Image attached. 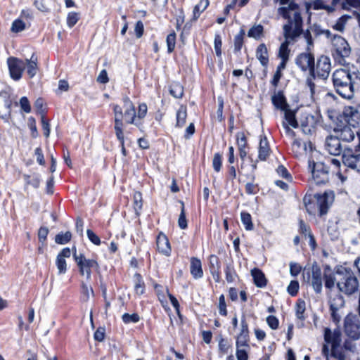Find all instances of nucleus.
I'll return each instance as SVG.
<instances>
[{
  "label": "nucleus",
  "mask_w": 360,
  "mask_h": 360,
  "mask_svg": "<svg viewBox=\"0 0 360 360\" xmlns=\"http://www.w3.org/2000/svg\"><path fill=\"white\" fill-rule=\"evenodd\" d=\"M278 13L286 20L283 25L284 41L279 47L278 57L288 60L290 52L288 46L295 43L302 34L303 20L297 4L291 3L288 6L280 7Z\"/></svg>",
  "instance_id": "obj_1"
},
{
  "label": "nucleus",
  "mask_w": 360,
  "mask_h": 360,
  "mask_svg": "<svg viewBox=\"0 0 360 360\" xmlns=\"http://www.w3.org/2000/svg\"><path fill=\"white\" fill-rule=\"evenodd\" d=\"M332 81L337 94L351 99L360 88V70L354 65L337 69L332 75Z\"/></svg>",
  "instance_id": "obj_2"
},
{
  "label": "nucleus",
  "mask_w": 360,
  "mask_h": 360,
  "mask_svg": "<svg viewBox=\"0 0 360 360\" xmlns=\"http://www.w3.org/2000/svg\"><path fill=\"white\" fill-rule=\"evenodd\" d=\"M336 273L338 274L337 288L340 292L351 295L358 290L359 281L350 268L337 266Z\"/></svg>",
  "instance_id": "obj_3"
},
{
  "label": "nucleus",
  "mask_w": 360,
  "mask_h": 360,
  "mask_svg": "<svg viewBox=\"0 0 360 360\" xmlns=\"http://www.w3.org/2000/svg\"><path fill=\"white\" fill-rule=\"evenodd\" d=\"M332 54L334 59L340 64L345 63V58L351 54V47L342 37L334 34L331 39Z\"/></svg>",
  "instance_id": "obj_4"
},
{
  "label": "nucleus",
  "mask_w": 360,
  "mask_h": 360,
  "mask_svg": "<svg viewBox=\"0 0 360 360\" xmlns=\"http://www.w3.org/2000/svg\"><path fill=\"white\" fill-rule=\"evenodd\" d=\"M73 258L79 268V274L82 276H86V278L89 280L91 276V269L98 268V264L95 259H86L82 253L77 254L76 249H74Z\"/></svg>",
  "instance_id": "obj_5"
},
{
  "label": "nucleus",
  "mask_w": 360,
  "mask_h": 360,
  "mask_svg": "<svg viewBox=\"0 0 360 360\" xmlns=\"http://www.w3.org/2000/svg\"><path fill=\"white\" fill-rule=\"evenodd\" d=\"M307 272V282L310 281V274H311V284L313 289L316 293H320L322 290V274L321 269L316 262H314L310 269L304 270L303 277L306 279V271Z\"/></svg>",
  "instance_id": "obj_6"
},
{
  "label": "nucleus",
  "mask_w": 360,
  "mask_h": 360,
  "mask_svg": "<svg viewBox=\"0 0 360 360\" xmlns=\"http://www.w3.org/2000/svg\"><path fill=\"white\" fill-rule=\"evenodd\" d=\"M345 334L353 340L360 338V320L354 314H348L344 321Z\"/></svg>",
  "instance_id": "obj_7"
},
{
  "label": "nucleus",
  "mask_w": 360,
  "mask_h": 360,
  "mask_svg": "<svg viewBox=\"0 0 360 360\" xmlns=\"http://www.w3.org/2000/svg\"><path fill=\"white\" fill-rule=\"evenodd\" d=\"M295 64L302 72H309V73L312 76L315 74L314 56L310 51L303 52L298 54L295 58Z\"/></svg>",
  "instance_id": "obj_8"
},
{
  "label": "nucleus",
  "mask_w": 360,
  "mask_h": 360,
  "mask_svg": "<svg viewBox=\"0 0 360 360\" xmlns=\"http://www.w3.org/2000/svg\"><path fill=\"white\" fill-rule=\"evenodd\" d=\"M331 71V63L328 56L325 55L320 56L314 64L315 75L322 79L328 78Z\"/></svg>",
  "instance_id": "obj_9"
},
{
  "label": "nucleus",
  "mask_w": 360,
  "mask_h": 360,
  "mask_svg": "<svg viewBox=\"0 0 360 360\" xmlns=\"http://www.w3.org/2000/svg\"><path fill=\"white\" fill-rule=\"evenodd\" d=\"M359 150V148L357 147L355 150L350 148H345L343 150L342 156L343 164L354 169H359V167H360Z\"/></svg>",
  "instance_id": "obj_10"
},
{
  "label": "nucleus",
  "mask_w": 360,
  "mask_h": 360,
  "mask_svg": "<svg viewBox=\"0 0 360 360\" xmlns=\"http://www.w3.org/2000/svg\"><path fill=\"white\" fill-rule=\"evenodd\" d=\"M309 167L311 169L312 176L316 184H325L328 181V167L323 162H314L311 167V162H309Z\"/></svg>",
  "instance_id": "obj_11"
},
{
  "label": "nucleus",
  "mask_w": 360,
  "mask_h": 360,
  "mask_svg": "<svg viewBox=\"0 0 360 360\" xmlns=\"http://www.w3.org/2000/svg\"><path fill=\"white\" fill-rule=\"evenodd\" d=\"M334 132L340 141L350 142L355 138V135H359L356 127L353 128L349 124H338L335 129Z\"/></svg>",
  "instance_id": "obj_12"
},
{
  "label": "nucleus",
  "mask_w": 360,
  "mask_h": 360,
  "mask_svg": "<svg viewBox=\"0 0 360 360\" xmlns=\"http://www.w3.org/2000/svg\"><path fill=\"white\" fill-rule=\"evenodd\" d=\"M12 100L10 94L2 91L0 92V117L8 122L11 115Z\"/></svg>",
  "instance_id": "obj_13"
},
{
  "label": "nucleus",
  "mask_w": 360,
  "mask_h": 360,
  "mask_svg": "<svg viewBox=\"0 0 360 360\" xmlns=\"http://www.w3.org/2000/svg\"><path fill=\"white\" fill-rule=\"evenodd\" d=\"M316 200V205L319 210L320 216L327 214L329 207L334 201V195L332 192H325L323 194L314 195Z\"/></svg>",
  "instance_id": "obj_14"
},
{
  "label": "nucleus",
  "mask_w": 360,
  "mask_h": 360,
  "mask_svg": "<svg viewBox=\"0 0 360 360\" xmlns=\"http://www.w3.org/2000/svg\"><path fill=\"white\" fill-rule=\"evenodd\" d=\"M8 65L10 75L14 80H19L25 68V63L22 60L11 57L8 58Z\"/></svg>",
  "instance_id": "obj_15"
},
{
  "label": "nucleus",
  "mask_w": 360,
  "mask_h": 360,
  "mask_svg": "<svg viewBox=\"0 0 360 360\" xmlns=\"http://www.w3.org/2000/svg\"><path fill=\"white\" fill-rule=\"evenodd\" d=\"M347 122L353 128L360 123V105L347 106L344 110Z\"/></svg>",
  "instance_id": "obj_16"
},
{
  "label": "nucleus",
  "mask_w": 360,
  "mask_h": 360,
  "mask_svg": "<svg viewBox=\"0 0 360 360\" xmlns=\"http://www.w3.org/2000/svg\"><path fill=\"white\" fill-rule=\"evenodd\" d=\"M341 335V332L338 328L333 331L328 328H326L324 330V340L327 344L331 345V348L340 346L342 342Z\"/></svg>",
  "instance_id": "obj_17"
},
{
  "label": "nucleus",
  "mask_w": 360,
  "mask_h": 360,
  "mask_svg": "<svg viewBox=\"0 0 360 360\" xmlns=\"http://www.w3.org/2000/svg\"><path fill=\"white\" fill-rule=\"evenodd\" d=\"M325 147L333 155H339L343 153L340 139L335 136H328L326 139Z\"/></svg>",
  "instance_id": "obj_18"
},
{
  "label": "nucleus",
  "mask_w": 360,
  "mask_h": 360,
  "mask_svg": "<svg viewBox=\"0 0 360 360\" xmlns=\"http://www.w3.org/2000/svg\"><path fill=\"white\" fill-rule=\"evenodd\" d=\"M113 111L115 115V134L120 138L121 131H123V112L122 108L118 105H113Z\"/></svg>",
  "instance_id": "obj_19"
},
{
  "label": "nucleus",
  "mask_w": 360,
  "mask_h": 360,
  "mask_svg": "<svg viewBox=\"0 0 360 360\" xmlns=\"http://www.w3.org/2000/svg\"><path fill=\"white\" fill-rule=\"evenodd\" d=\"M338 274L336 273V267L335 268V271L333 273L330 272V269L329 266H327L324 271V282L325 287L329 290H332L334 288L335 285L338 283Z\"/></svg>",
  "instance_id": "obj_20"
},
{
  "label": "nucleus",
  "mask_w": 360,
  "mask_h": 360,
  "mask_svg": "<svg viewBox=\"0 0 360 360\" xmlns=\"http://www.w3.org/2000/svg\"><path fill=\"white\" fill-rule=\"evenodd\" d=\"M157 248L158 251L165 255H169L171 252V248L169 245V243L167 236L163 233H160L157 237L156 240Z\"/></svg>",
  "instance_id": "obj_21"
},
{
  "label": "nucleus",
  "mask_w": 360,
  "mask_h": 360,
  "mask_svg": "<svg viewBox=\"0 0 360 360\" xmlns=\"http://www.w3.org/2000/svg\"><path fill=\"white\" fill-rule=\"evenodd\" d=\"M271 101L275 108L281 110H285L289 107V105L287 103L286 98L281 91H278L277 92L275 91L274 95L271 96Z\"/></svg>",
  "instance_id": "obj_22"
},
{
  "label": "nucleus",
  "mask_w": 360,
  "mask_h": 360,
  "mask_svg": "<svg viewBox=\"0 0 360 360\" xmlns=\"http://www.w3.org/2000/svg\"><path fill=\"white\" fill-rule=\"evenodd\" d=\"M190 271L195 279L202 277L203 271L202 269V264L199 259L196 257H192L191 259Z\"/></svg>",
  "instance_id": "obj_23"
},
{
  "label": "nucleus",
  "mask_w": 360,
  "mask_h": 360,
  "mask_svg": "<svg viewBox=\"0 0 360 360\" xmlns=\"http://www.w3.org/2000/svg\"><path fill=\"white\" fill-rule=\"evenodd\" d=\"M269 154L270 148L266 136L262 137L259 141L258 158L262 161H264Z\"/></svg>",
  "instance_id": "obj_24"
},
{
  "label": "nucleus",
  "mask_w": 360,
  "mask_h": 360,
  "mask_svg": "<svg viewBox=\"0 0 360 360\" xmlns=\"http://www.w3.org/2000/svg\"><path fill=\"white\" fill-rule=\"evenodd\" d=\"M256 57L262 65L266 66L269 62L267 48L264 44L258 46L256 51Z\"/></svg>",
  "instance_id": "obj_25"
},
{
  "label": "nucleus",
  "mask_w": 360,
  "mask_h": 360,
  "mask_svg": "<svg viewBox=\"0 0 360 360\" xmlns=\"http://www.w3.org/2000/svg\"><path fill=\"white\" fill-rule=\"evenodd\" d=\"M251 274L253 277L254 283L258 288H263L266 285V279L264 273L258 269H254L251 271Z\"/></svg>",
  "instance_id": "obj_26"
},
{
  "label": "nucleus",
  "mask_w": 360,
  "mask_h": 360,
  "mask_svg": "<svg viewBox=\"0 0 360 360\" xmlns=\"http://www.w3.org/2000/svg\"><path fill=\"white\" fill-rule=\"evenodd\" d=\"M25 67L27 68V74L30 77H33L37 74V58L33 53L30 59L25 60Z\"/></svg>",
  "instance_id": "obj_27"
},
{
  "label": "nucleus",
  "mask_w": 360,
  "mask_h": 360,
  "mask_svg": "<svg viewBox=\"0 0 360 360\" xmlns=\"http://www.w3.org/2000/svg\"><path fill=\"white\" fill-rule=\"evenodd\" d=\"M237 143L239 148V155L242 160H244L247 155V151L245 150L247 146L246 137L244 134H238L237 135Z\"/></svg>",
  "instance_id": "obj_28"
},
{
  "label": "nucleus",
  "mask_w": 360,
  "mask_h": 360,
  "mask_svg": "<svg viewBox=\"0 0 360 360\" xmlns=\"http://www.w3.org/2000/svg\"><path fill=\"white\" fill-rule=\"evenodd\" d=\"M300 231L302 234H303L305 237L308 236L309 238V244L311 246L314 247L315 245V239L312 233H311L309 226L306 224L303 220L300 221Z\"/></svg>",
  "instance_id": "obj_29"
},
{
  "label": "nucleus",
  "mask_w": 360,
  "mask_h": 360,
  "mask_svg": "<svg viewBox=\"0 0 360 360\" xmlns=\"http://www.w3.org/2000/svg\"><path fill=\"white\" fill-rule=\"evenodd\" d=\"M283 111H284L285 119L288 122L286 124L292 127L293 128H297L298 127V122L295 119V112L290 110L289 107Z\"/></svg>",
  "instance_id": "obj_30"
},
{
  "label": "nucleus",
  "mask_w": 360,
  "mask_h": 360,
  "mask_svg": "<svg viewBox=\"0 0 360 360\" xmlns=\"http://www.w3.org/2000/svg\"><path fill=\"white\" fill-rule=\"evenodd\" d=\"M351 18L352 16L349 15H343L338 18L336 22L333 25V28L338 32H343L347 21Z\"/></svg>",
  "instance_id": "obj_31"
},
{
  "label": "nucleus",
  "mask_w": 360,
  "mask_h": 360,
  "mask_svg": "<svg viewBox=\"0 0 360 360\" xmlns=\"http://www.w3.org/2000/svg\"><path fill=\"white\" fill-rule=\"evenodd\" d=\"M170 94L176 98H180L184 94V87L178 82L172 83L169 86Z\"/></svg>",
  "instance_id": "obj_32"
},
{
  "label": "nucleus",
  "mask_w": 360,
  "mask_h": 360,
  "mask_svg": "<svg viewBox=\"0 0 360 360\" xmlns=\"http://www.w3.org/2000/svg\"><path fill=\"white\" fill-rule=\"evenodd\" d=\"M209 6V0H200V2L195 6L193 8V18L194 20H196L200 13L204 11Z\"/></svg>",
  "instance_id": "obj_33"
},
{
  "label": "nucleus",
  "mask_w": 360,
  "mask_h": 360,
  "mask_svg": "<svg viewBox=\"0 0 360 360\" xmlns=\"http://www.w3.org/2000/svg\"><path fill=\"white\" fill-rule=\"evenodd\" d=\"M345 305V300L342 296L340 295H335L330 300V309L339 310Z\"/></svg>",
  "instance_id": "obj_34"
},
{
  "label": "nucleus",
  "mask_w": 360,
  "mask_h": 360,
  "mask_svg": "<svg viewBox=\"0 0 360 360\" xmlns=\"http://www.w3.org/2000/svg\"><path fill=\"white\" fill-rule=\"evenodd\" d=\"M187 117L186 108L181 105L176 112V126L183 127L186 123Z\"/></svg>",
  "instance_id": "obj_35"
},
{
  "label": "nucleus",
  "mask_w": 360,
  "mask_h": 360,
  "mask_svg": "<svg viewBox=\"0 0 360 360\" xmlns=\"http://www.w3.org/2000/svg\"><path fill=\"white\" fill-rule=\"evenodd\" d=\"M134 290L136 294L142 295L144 292V282L139 274H136L134 276Z\"/></svg>",
  "instance_id": "obj_36"
},
{
  "label": "nucleus",
  "mask_w": 360,
  "mask_h": 360,
  "mask_svg": "<svg viewBox=\"0 0 360 360\" xmlns=\"http://www.w3.org/2000/svg\"><path fill=\"white\" fill-rule=\"evenodd\" d=\"M263 31L264 28L261 25H254L248 32V36L255 39H259L262 35Z\"/></svg>",
  "instance_id": "obj_37"
},
{
  "label": "nucleus",
  "mask_w": 360,
  "mask_h": 360,
  "mask_svg": "<svg viewBox=\"0 0 360 360\" xmlns=\"http://www.w3.org/2000/svg\"><path fill=\"white\" fill-rule=\"evenodd\" d=\"M241 221L245 226V228L248 231H252L254 229V225L252 221L251 215L248 213L243 212L240 214Z\"/></svg>",
  "instance_id": "obj_38"
},
{
  "label": "nucleus",
  "mask_w": 360,
  "mask_h": 360,
  "mask_svg": "<svg viewBox=\"0 0 360 360\" xmlns=\"http://www.w3.org/2000/svg\"><path fill=\"white\" fill-rule=\"evenodd\" d=\"M209 267L210 272L213 271L214 273H216V270H220L221 265L218 257L214 255L210 256Z\"/></svg>",
  "instance_id": "obj_39"
},
{
  "label": "nucleus",
  "mask_w": 360,
  "mask_h": 360,
  "mask_svg": "<svg viewBox=\"0 0 360 360\" xmlns=\"http://www.w3.org/2000/svg\"><path fill=\"white\" fill-rule=\"evenodd\" d=\"M342 8L347 11L354 8L360 11V0H345L342 4Z\"/></svg>",
  "instance_id": "obj_40"
},
{
  "label": "nucleus",
  "mask_w": 360,
  "mask_h": 360,
  "mask_svg": "<svg viewBox=\"0 0 360 360\" xmlns=\"http://www.w3.org/2000/svg\"><path fill=\"white\" fill-rule=\"evenodd\" d=\"M72 237V234L70 231L65 233H60L56 236L55 241L58 244H66L68 243Z\"/></svg>",
  "instance_id": "obj_41"
},
{
  "label": "nucleus",
  "mask_w": 360,
  "mask_h": 360,
  "mask_svg": "<svg viewBox=\"0 0 360 360\" xmlns=\"http://www.w3.org/2000/svg\"><path fill=\"white\" fill-rule=\"evenodd\" d=\"M26 28V24L20 19H16L11 25V30L13 32L18 33L25 30Z\"/></svg>",
  "instance_id": "obj_42"
},
{
  "label": "nucleus",
  "mask_w": 360,
  "mask_h": 360,
  "mask_svg": "<svg viewBox=\"0 0 360 360\" xmlns=\"http://www.w3.org/2000/svg\"><path fill=\"white\" fill-rule=\"evenodd\" d=\"M136 116L135 108L132 110H127L123 114V117H124L126 122L139 125V124L135 122Z\"/></svg>",
  "instance_id": "obj_43"
},
{
  "label": "nucleus",
  "mask_w": 360,
  "mask_h": 360,
  "mask_svg": "<svg viewBox=\"0 0 360 360\" xmlns=\"http://www.w3.org/2000/svg\"><path fill=\"white\" fill-rule=\"evenodd\" d=\"M331 354L338 360H346L347 359L346 354L340 346L331 348Z\"/></svg>",
  "instance_id": "obj_44"
},
{
  "label": "nucleus",
  "mask_w": 360,
  "mask_h": 360,
  "mask_svg": "<svg viewBox=\"0 0 360 360\" xmlns=\"http://www.w3.org/2000/svg\"><path fill=\"white\" fill-rule=\"evenodd\" d=\"M305 311V302L304 301L300 300L295 307V314L297 319L303 321L305 319L304 313Z\"/></svg>",
  "instance_id": "obj_45"
},
{
  "label": "nucleus",
  "mask_w": 360,
  "mask_h": 360,
  "mask_svg": "<svg viewBox=\"0 0 360 360\" xmlns=\"http://www.w3.org/2000/svg\"><path fill=\"white\" fill-rule=\"evenodd\" d=\"M313 6L314 9H324L328 13H331L335 11L333 6L326 5L322 0H314Z\"/></svg>",
  "instance_id": "obj_46"
},
{
  "label": "nucleus",
  "mask_w": 360,
  "mask_h": 360,
  "mask_svg": "<svg viewBox=\"0 0 360 360\" xmlns=\"http://www.w3.org/2000/svg\"><path fill=\"white\" fill-rule=\"evenodd\" d=\"M226 279L227 282L232 283L234 281L236 274L233 266L231 264H227L225 269Z\"/></svg>",
  "instance_id": "obj_47"
},
{
  "label": "nucleus",
  "mask_w": 360,
  "mask_h": 360,
  "mask_svg": "<svg viewBox=\"0 0 360 360\" xmlns=\"http://www.w3.org/2000/svg\"><path fill=\"white\" fill-rule=\"evenodd\" d=\"M222 165V155L219 153L214 155L212 159V167L215 172H219Z\"/></svg>",
  "instance_id": "obj_48"
},
{
  "label": "nucleus",
  "mask_w": 360,
  "mask_h": 360,
  "mask_svg": "<svg viewBox=\"0 0 360 360\" xmlns=\"http://www.w3.org/2000/svg\"><path fill=\"white\" fill-rule=\"evenodd\" d=\"M79 14L76 12H70L68 15L67 24L69 27H72L79 20Z\"/></svg>",
  "instance_id": "obj_49"
},
{
  "label": "nucleus",
  "mask_w": 360,
  "mask_h": 360,
  "mask_svg": "<svg viewBox=\"0 0 360 360\" xmlns=\"http://www.w3.org/2000/svg\"><path fill=\"white\" fill-rule=\"evenodd\" d=\"M27 184L32 185L34 188H38L40 184V177L39 174H34L32 179L29 175H24Z\"/></svg>",
  "instance_id": "obj_50"
},
{
  "label": "nucleus",
  "mask_w": 360,
  "mask_h": 360,
  "mask_svg": "<svg viewBox=\"0 0 360 360\" xmlns=\"http://www.w3.org/2000/svg\"><path fill=\"white\" fill-rule=\"evenodd\" d=\"M56 266L58 269V273L60 274H63L66 272L67 270V264L65 259L62 257L57 256L56 258Z\"/></svg>",
  "instance_id": "obj_51"
},
{
  "label": "nucleus",
  "mask_w": 360,
  "mask_h": 360,
  "mask_svg": "<svg viewBox=\"0 0 360 360\" xmlns=\"http://www.w3.org/2000/svg\"><path fill=\"white\" fill-rule=\"evenodd\" d=\"M243 30H241L240 33L236 35L234 38V51L238 52L240 51L243 44Z\"/></svg>",
  "instance_id": "obj_52"
},
{
  "label": "nucleus",
  "mask_w": 360,
  "mask_h": 360,
  "mask_svg": "<svg viewBox=\"0 0 360 360\" xmlns=\"http://www.w3.org/2000/svg\"><path fill=\"white\" fill-rule=\"evenodd\" d=\"M167 50L169 53H172L175 47L176 34L174 32L170 33L167 37Z\"/></svg>",
  "instance_id": "obj_53"
},
{
  "label": "nucleus",
  "mask_w": 360,
  "mask_h": 360,
  "mask_svg": "<svg viewBox=\"0 0 360 360\" xmlns=\"http://www.w3.org/2000/svg\"><path fill=\"white\" fill-rule=\"evenodd\" d=\"M122 321L125 323H137L139 321V316L137 314H129L125 313L122 315Z\"/></svg>",
  "instance_id": "obj_54"
},
{
  "label": "nucleus",
  "mask_w": 360,
  "mask_h": 360,
  "mask_svg": "<svg viewBox=\"0 0 360 360\" xmlns=\"http://www.w3.org/2000/svg\"><path fill=\"white\" fill-rule=\"evenodd\" d=\"M141 200L142 197L141 193L136 192L134 195V204L136 214H139V211L141 210L142 208Z\"/></svg>",
  "instance_id": "obj_55"
},
{
  "label": "nucleus",
  "mask_w": 360,
  "mask_h": 360,
  "mask_svg": "<svg viewBox=\"0 0 360 360\" xmlns=\"http://www.w3.org/2000/svg\"><path fill=\"white\" fill-rule=\"evenodd\" d=\"M221 38L219 34H216L214 37V46L217 56L221 57Z\"/></svg>",
  "instance_id": "obj_56"
},
{
  "label": "nucleus",
  "mask_w": 360,
  "mask_h": 360,
  "mask_svg": "<svg viewBox=\"0 0 360 360\" xmlns=\"http://www.w3.org/2000/svg\"><path fill=\"white\" fill-rule=\"evenodd\" d=\"M231 348V345L224 339H221L219 342V351L221 356L228 354L229 349Z\"/></svg>",
  "instance_id": "obj_57"
},
{
  "label": "nucleus",
  "mask_w": 360,
  "mask_h": 360,
  "mask_svg": "<svg viewBox=\"0 0 360 360\" xmlns=\"http://www.w3.org/2000/svg\"><path fill=\"white\" fill-rule=\"evenodd\" d=\"M298 290L299 283L297 281H292L287 288L288 292L292 296L296 295L297 294Z\"/></svg>",
  "instance_id": "obj_58"
},
{
  "label": "nucleus",
  "mask_w": 360,
  "mask_h": 360,
  "mask_svg": "<svg viewBox=\"0 0 360 360\" xmlns=\"http://www.w3.org/2000/svg\"><path fill=\"white\" fill-rule=\"evenodd\" d=\"M302 34H303L304 37L307 41V51H310L311 48L314 46V42H313L311 34L309 30H306L305 32H304L302 30Z\"/></svg>",
  "instance_id": "obj_59"
},
{
  "label": "nucleus",
  "mask_w": 360,
  "mask_h": 360,
  "mask_svg": "<svg viewBox=\"0 0 360 360\" xmlns=\"http://www.w3.org/2000/svg\"><path fill=\"white\" fill-rule=\"evenodd\" d=\"M86 234L88 238L92 243L96 245H99L101 244V240L99 237L91 229H87Z\"/></svg>",
  "instance_id": "obj_60"
},
{
  "label": "nucleus",
  "mask_w": 360,
  "mask_h": 360,
  "mask_svg": "<svg viewBox=\"0 0 360 360\" xmlns=\"http://www.w3.org/2000/svg\"><path fill=\"white\" fill-rule=\"evenodd\" d=\"M219 314L222 316H226L227 310H226V304L225 302V297L224 295H221L219 299Z\"/></svg>",
  "instance_id": "obj_61"
},
{
  "label": "nucleus",
  "mask_w": 360,
  "mask_h": 360,
  "mask_svg": "<svg viewBox=\"0 0 360 360\" xmlns=\"http://www.w3.org/2000/svg\"><path fill=\"white\" fill-rule=\"evenodd\" d=\"M20 105L21 109L24 112H25L27 113L30 112L31 107H30V102H29V101H28L27 97L23 96V97H22L20 98Z\"/></svg>",
  "instance_id": "obj_62"
},
{
  "label": "nucleus",
  "mask_w": 360,
  "mask_h": 360,
  "mask_svg": "<svg viewBox=\"0 0 360 360\" xmlns=\"http://www.w3.org/2000/svg\"><path fill=\"white\" fill-rule=\"evenodd\" d=\"M240 326V332L238 335L249 338L248 325L245 317H243V319H241Z\"/></svg>",
  "instance_id": "obj_63"
},
{
  "label": "nucleus",
  "mask_w": 360,
  "mask_h": 360,
  "mask_svg": "<svg viewBox=\"0 0 360 360\" xmlns=\"http://www.w3.org/2000/svg\"><path fill=\"white\" fill-rule=\"evenodd\" d=\"M301 266L295 262L290 263V274L292 276H297L301 271Z\"/></svg>",
  "instance_id": "obj_64"
}]
</instances>
